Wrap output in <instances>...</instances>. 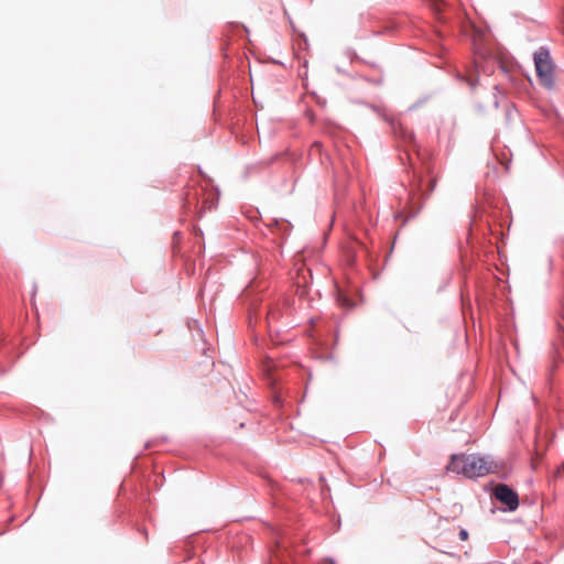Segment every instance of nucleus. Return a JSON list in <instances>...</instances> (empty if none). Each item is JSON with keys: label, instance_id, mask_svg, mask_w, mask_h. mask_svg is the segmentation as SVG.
Here are the masks:
<instances>
[{"label": "nucleus", "instance_id": "423d86ee", "mask_svg": "<svg viewBox=\"0 0 564 564\" xmlns=\"http://www.w3.org/2000/svg\"><path fill=\"white\" fill-rule=\"evenodd\" d=\"M459 539H460L462 541H466V540L468 539V532H467L465 529H462V530L459 531Z\"/></svg>", "mask_w": 564, "mask_h": 564}, {"label": "nucleus", "instance_id": "f257e3e1", "mask_svg": "<svg viewBox=\"0 0 564 564\" xmlns=\"http://www.w3.org/2000/svg\"><path fill=\"white\" fill-rule=\"evenodd\" d=\"M499 468L490 456H480L478 454L452 455L447 469L467 478L484 477L488 474L497 473Z\"/></svg>", "mask_w": 564, "mask_h": 564}, {"label": "nucleus", "instance_id": "7ed1b4c3", "mask_svg": "<svg viewBox=\"0 0 564 564\" xmlns=\"http://www.w3.org/2000/svg\"><path fill=\"white\" fill-rule=\"evenodd\" d=\"M495 497L501 503L506 505L510 511H513L519 506V498L516 491L509 486L500 484L495 488Z\"/></svg>", "mask_w": 564, "mask_h": 564}, {"label": "nucleus", "instance_id": "6e6552de", "mask_svg": "<svg viewBox=\"0 0 564 564\" xmlns=\"http://www.w3.org/2000/svg\"><path fill=\"white\" fill-rule=\"evenodd\" d=\"M435 180H430L427 184V192L431 193L434 189Z\"/></svg>", "mask_w": 564, "mask_h": 564}, {"label": "nucleus", "instance_id": "f03ea898", "mask_svg": "<svg viewBox=\"0 0 564 564\" xmlns=\"http://www.w3.org/2000/svg\"><path fill=\"white\" fill-rule=\"evenodd\" d=\"M534 64L540 84L551 89L554 85V66L550 54L545 50H540L534 54Z\"/></svg>", "mask_w": 564, "mask_h": 564}, {"label": "nucleus", "instance_id": "1a4fd4ad", "mask_svg": "<svg viewBox=\"0 0 564 564\" xmlns=\"http://www.w3.org/2000/svg\"><path fill=\"white\" fill-rule=\"evenodd\" d=\"M269 318L270 319H276L278 318V314H276V311L275 310H271L269 312Z\"/></svg>", "mask_w": 564, "mask_h": 564}, {"label": "nucleus", "instance_id": "0eeeda50", "mask_svg": "<svg viewBox=\"0 0 564 564\" xmlns=\"http://www.w3.org/2000/svg\"><path fill=\"white\" fill-rule=\"evenodd\" d=\"M338 301H340V303H341V305H343V306H350V305H351L350 301H349L348 299H346V297H341V296H340V297L338 299Z\"/></svg>", "mask_w": 564, "mask_h": 564}, {"label": "nucleus", "instance_id": "39448f33", "mask_svg": "<svg viewBox=\"0 0 564 564\" xmlns=\"http://www.w3.org/2000/svg\"><path fill=\"white\" fill-rule=\"evenodd\" d=\"M555 477H564V463L555 470Z\"/></svg>", "mask_w": 564, "mask_h": 564}, {"label": "nucleus", "instance_id": "20e7f679", "mask_svg": "<svg viewBox=\"0 0 564 564\" xmlns=\"http://www.w3.org/2000/svg\"><path fill=\"white\" fill-rule=\"evenodd\" d=\"M431 8L436 12L440 13L443 11V8L446 6L445 0H427Z\"/></svg>", "mask_w": 564, "mask_h": 564}]
</instances>
